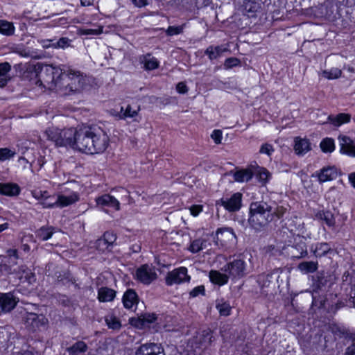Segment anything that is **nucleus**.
<instances>
[{
    "label": "nucleus",
    "instance_id": "47",
    "mask_svg": "<svg viewBox=\"0 0 355 355\" xmlns=\"http://www.w3.org/2000/svg\"><path fill=\"white\" fill-rule=\"evenodd\" d=\"M184 26H185V24H182L181 26H170L166 30V33L168 36L180 35L183 33Z\"/></svg>",
    "mask_w": 355,
    "mask_h": 355
},
{
    "label": "nucleus",
    "instance_id": "28",
    "mask_svg": "<svg viewBox=\"0 0 355 355\" xmlns=\"http://www.w3.org/2000/svg\"><path fill=\"white\" fill-rule=\"evenodd\" d=\"M116 297V291L107 287H101L98 291V299L101 302L112 301Z\"/></svg>",
    "mask_w": 355,
    "mask_h": 355
},
{
    "label": "nucleus",
    "instance_id": "29",
    "mask_svg": "<svg viewBox=\"0 0 355 355\" xmlns=\"http://www.w3.org/2000/svg\"><path fill=\"white\" fill-rule=\"evenodd\" d=\"M209 278L211 282L218 285H224L227 283L230 278L227 273H220L217 270H211L209 272Z\"/></svg>",
    "mask_w": 355,
    "mask_h": 355
},
{
    "label": "nucleus",
    "instance_id": "64",
    "mask_svg": "<svg viewBox=\"0 0 355 355\" xmlns=\"http://www.w3.org/2000/svg\"><path fill=\"white\" fill-rule=\"evenodd\" d=\"M345 355H355V343L347 348Z\"/></svg>",
    "mask_w": 355,
    "mask_h": 355
},
{
    "label": "nucleus",
    "instance_id": "33",
    "mask_svg": "<svg viewBox=\"0 0 355 355\" xmlns=\"http://www.w3.org/2000/svg\"><path fill=\"white\" fill-rule=\"evenodd\" d=\"M351 116L348 114L340 113L336 116L329 115L327 118L334 126H340L343 123L349 122Z\"/></svg>",
    "mask_w": 355,
    "mask_h": 355
},
{
    "label": "nucleus",
    "instance_id": "16",
    "mask_svg": "<svg viewBox=\"0 0 355 355\" xmlns=\"http://www.w3.org/2000/svg\"><path fill=\"white\" fill-rule=\"evenodd\" d=\"M54 90L63 95H69L73 93V89L71 88L70 78L68 77L67 73L62 69V73L57 79L56 89Z\"/></svg>",
    "mask_w": 355,
    "mask_h": 355
},
{
    "label": "nucleus",
    "instance_id": "48",
    "mask_svg": "<svg viewBox=\"0 0 355 355\" xmlns=\"http://www.w3.org/2000/svg\"><path fill=\"white\" fill-rule=\"evenodd\" d=\"M216 309L218 310L220 315L227 316L230 314L231 306L228 303H218L216 304Z\"/></svg>",
    "mask_w": 355,
    "mask_h": 355
},
{
    "label": "nucleus",
    "instance_id": "3",
    "mask_svg": "<svg viewBox=\"0 0 355 355\" xmlns=\"http://www.w3.org/2000/svg\"><path fill=\"white\" fill-rule=\"evenodd\" d=\"M61 73V68L53 65H45L41 68L38 73L36 85L50 90H54L56 89L57 79Z\"/></svg>",
    "mask_w": 355,
    "mask_h": 355
},
{
    "label": "nucleus",
    "instance_id": "20",
    "mask_svg": "<svg viewBox=\"0 0 355 355\" xmlns=\"http://www.w3.org/2000/svg\"><path fill=\"white\" fill-rule=\"evenodd\" d=\"M338 170L335 166H326L316 172L315 176L320 182H325L336 179L338 177Z\"/></svg>",
    "mask_w": 355,
    "mask_h": 355
},
{
    "label": "nucleus",
    "instance_id": "24",
    "mask_svg": "<svg viewBox=\"0 0 355 355\" xmlns=\"http://www.w3.org/2000/svg\"><path fill=\"white\" fill-rule=\"evenodd\" d=\"M89 349V347L84 341L78 340L68 347L66 351L69 355H85Z\"/></svg>",
    "mask_w": 355,
    "mask_h": 355
},
{
    "label": "nucleus",
    "instance_id": "25",
    "mask_svg": "<svg viewBox=\"0 0 355 355\" xmlns=\"http://www.w3.org/2000/svg\"><path fill=\"white\" fill-rule=\"evenodd\" d=\"M227 51L228 49L223 45H211L207 48L205 54L208 56L210 60H213L220 58L224 52Z\"/></svg>",
    "mask_w": 355,
    "mask_h": 355
},
{
    "label": "nucleus",
    "instance_id": "13",
    "mask_svg": "<svg viewBox=\"0 0 355 355\" xmlns=\"http://www.w3.org/2000/svg\"><path fill=\"white\" fill-rule=\"evenodd\" d=\"M216 243H220L221 245H227V243H234L236 241V236L231 227H220L216 230Z\"/></svg>",
    "mask_w": 355,
    "mask_h": 355
},
{
    "label": "nucleus",
    "instance_id": "37",
    "mask_svg": "<svg viewBox=\"0 0 355 355\" xmlns=\"http://www.w3.org/2000/svg\"><path fill=\"white\" fill-rule=\"evenodd\" d=\"M141 62L146 70H153L159 67L158 60L150 54L144 55Z\"/></svg>",
    "mask_w": 355,
    "mask_h": 355
},
{
    "label": "nucleus",
    "instance_id": "30",
    "mask_svg": "<svg viewBox=\"0 0 355 355\" xmlns=\"http://www.w3.org/2000/svg\"><path fill=\"white\" fill-rule=\"evenodd\" d=\"M259 8V4L255 1L245 0L243 4V12L248 17H254Z\"/></svg>",
    "mask_w": 355,
    "mask_h": 355
},
{
    "label": "nucleus",
    "instance_id": "49",
    "mask_svg": "<svg viewBox=\"0 0 355 355\" xmlns=\"http://www.w3.org/2000/svg\"><path fill=\"white\" fill-rule=\"evenodd\" d=\"M320 283H315L313 284V302H312V304L313 306H318L319 307H321L323 304H322V301H320L318 302V300L316 299V295L315 294L317 293V290L318 289H320L321 288V286H320Z\"/></svg>",
    "mask_w": 355,
    "mask_h": 355
},
{
    "label": "nucleus",
    "instance_id": "52",
    "mask_svg": "<svg viewBox=\"0 0 355 355\" xmlns=\"http://www.w3.org/2000/svg\"><path fill=\"white\" fill-rule=\"evenodd\" d=\"M240 64V60L236 58H229L225 60L224 67L225 69H231L233 67L238 66Z\"/></svg>",
    "mask_w": 355,
    "mask_h": 355
},
{
    "label": "nucleus",
    "instance_id": "57",
    "mask_svg": "<svg viewBox=\"0 0 355 355\" xmlns=\"http://www.w3.org/2000/svg\"><path fill=\"white\" fill-rule=\"evenodd\" d=\"M96 248L100 250H104L105 249L108 248L110 245L108 243L104 241V239L102 237L96 241Z\"/></svg>",
    "mask_w": 355,
    "mask_h": 355
},
{
    "label": "nucleus",
    "instance_id": "36",
    "mask_svg": "<svg viewBox=\"0 0 355 355\" xmlns=\"http://www.w3.org/2000/svg\"><path fill=\"white\" fill-rule=\"evenodd\" d=\"M55 232V229L52 226H43L36 232L35 234L39 239L46 241L52 236Z\"/></svg>",
    "mask_w": 355,
    "mask_h": 355
},
{
    "label": "nucleus",
    "instance_id": "22",
    "mask_svg": "<svg viewBox=\"0 0 355 355\" xmlns=\"http://www.w3.org/2000/svg\"><path fill=\"white\" fill-rule=\"evenodd\" d=\"M310 250L316 258H321L332 252V248L329 243L322 242L313 244L310 248Z\"/></svg>",
    "mask_w": 355,
    "mask_h": 355
},
{
    "label": "nucleus",
    "instance_id": "55",
    "mask_svg": "<svg viewBox=\"0 0 355 355\" xmlns=\"http://www.w3.org/2000/svg\"><path fill=\"white\" fill-rule=\"evenodd\" d=\"M273 151L274 149L272 146L269 144H263L259 150L260 153L266 154L268 155H270Z\"/></svg>",
    "mask_w": 355,
    "mask_h": 355
},
{
    "label": "nucleus",
    "instance_id": "17",
    "mask_svg": "<svg viewBox=\"0 0 355 355\" xmlns=\"http://www.w3.org/2000/svg\"><path fill=\"white\" fill-rule=\"evenodd\" d=\"M340 152L350 157H355V142L351 138L345 135H339Z\"/></svg>",
    "mask_w": 355,
    "mask_h": 355
},
{
    "label": "nucleus",
    "instance_id": "26",
    "mask_svg": "<svg viewBox=\"0 0 355 355\" xmlns=\"http://www.w3.org/2000/svg\"><path fill=\"white\" fill-rule=\"evenodd\" d=\"M294 150L297 155H304L311 150L309 141L297 137L295 139Z\"/></svg>",
    "mask_w": 355,
    "mask_h": 355
},
{
    "label": "nucleus",
    "instance_id": "12",
    "mask_svg": "<svg viewBox=\"0 0 355 355\" xmlns=\"http://www.w3.org/2000/svg\"><path fill=\"white\" fill-rule=\"evenodd\" d=\"M135 355H165L160 344L149 343L140 345L135 350Z\"/></svg>",
    "mask_w": 355,
    "mask_h": 355
},
{
    "label": "nucleus",
    "instance_id": "27",
    "mask_svg": "<svg viewBox=\"0 0 355 355\" xmlns=\"http://www.w3.org/2000/svg\"><path fill=\"white\" fill-rule=\"evenodd\" d=\"M138 296L133 289H128L123 296V303L126 309H131L137 304Z\"/></svg>",
    "mask_w": 355,
    "mask_h": 355
},
{
    "label": "nucleus",
    "instance_id": "59",
    "mask_svg": "<svg viewBox=\"0 0 355 355\" xmlns=\"http://www.w3.org/2000/svg\"><path fill=\"white\" fill-rule=\"evenodd\" d=\"M176 89L180 94H185L188 92V88L186 84L183 82L179 83L177 85Z\"/></svg>",
    "mask_w": 355,
    "mask_h": 355
},
{
    "label": "nucleus",
    "instance_id": "54",
    "mask_svg": "<svg viewBox=\"0 0 355 355\" xmlns=\"http://www.w3.org/2000/svg\"><path fill=\"white\" fill-rule=\"evenodd\" d=\"M211 137L216 144H220L223 138L222 131L214 130L211 135Z\"/></svg>",
    "mask_w": 355,
    "mask_h": 355
},
{
    "label": "nucleus",
    "instance_id": "43",
    "mask_svg": "<svg viewBox=\"0 0 355 355\" xmlns=\"http://www.w3.org/2000/svg\"><path fill=\"white\" fill-rule=\"evenodd\" d=\"M342 74V71L338 68H331L329 70H324L322 72L323 77L327 79L338 78Z\"/></svg>",
    "mask_w": 355,
    "mask_h": 355
},
{
    "label": "nucleus",
    "instance_id": "23",
    "mask_svg": "<svg viewBox=\"0 0 355 355\" xmlns=\"http://www.w3.org/2000/svg\"><path fill=\"white\" fill-rule=\"evenodd\" d=\"M21 191L19 186L16 183L7 182L0 183V194L9 196H17Z\"/></svg>",
    "mask_w": 355,
    "mask_h": 355
},
{
    "label": "nucleus",
    "instance_id": "44",
    "mask_svg": "<svg viewBox=\"0 0 355 355\" xmlns=\"http://www.w3.org/2000/svg\"><path fill=\"white\" fill-rule=\"evenodd\" d=\"M16 152L15 150H12L8 148H0V162H4L9 160L15 157Z\"/></svg>",
    "mask_w": 355,
    "mask_h": 355
},
{
    "label": "nucleus",
    "instance_id": "18",
    "mask_svg": "<svg viewBox=\"0 0 355 355\" xmlns=\"http://www.w3.org/2000/svg\"><path fill=\"white\" fill-rule=\"evenodd\" d=\"M67 73L68 77L70 78L71 88L73 89V92L83 89L85 84V78L83 74L80 71L73 69H69Z\"/></svg>",
    "mask_w": 355,
    "mask_h": 355
},
{
    "label": "nucleus",
    "instance_id": "50",
    "mask_svg": "<svg viewBox=\"0 0 355 355\" xmlns=\"http://www.w3.org/2000/svg\"><path fill=\"white\" fill-rule=\"evenodd\" d=\"M103 238L108 243V245L111 246L116 241V236L112 232H106L104 233Z\"/></svg>",
    "mask_w": 355,
    "mask_h": 355
},
{
    "label": "nucleus",
    "instance_id": "62",
    "mask_svg": "<svg viewBox=\"0 0 355 355\" xmlns=\"http://www.w3.org/2000/svg\"><path fill=\"white\" fill-rule=\"evenodd\" d=\"M191 214L193 216H198L202 211V207L199 205H193L190 208Z\"/></svg>",
    "mask_w": 355,
    "mask_h": 355
},
{
    "label": "nucleus",
    "instance_id": "31",
    "mask_svg": "<svg viewBox=\"0 0 355 355\" xmlns=\"http://www.w3.org/2000/svg\"><path fill=\"white\" fill-rule=\"evenodd\" d=\"M11 70V66L8 62H3L0 64V87H3L10 80L8 73Z\"/></svg>",
    "mask_w": 355,
    "mask_h": 355
},
{
    "label": "nucleus",
    "instance_id": "38",
    "mask_svg": "<svg viewBox=\"0 0 355 355\" xmlns=\"http://www.w3.org/2000/svg\"><path fill=\"white\" fill-rule=\"evenodd\" d=\"M252 172L249 169H244L237 171L234 175V178L235 181L239 182H248L252 178Z\"/></svg>",
    "mask_w": 355,
    "mask_h": 355
},
{
    "label": "nucleus",
    "instance_id": "40",
    "mask_svg": "<svg viewBox=\"0 0 355 355\" xmlns=\"http://www.w3.org/2000/svg\"><path fill=\"white\" fill-rule=\"evenodd\" d=\"M207 241L204 239H198L193 241L189 248L192 253H197L206 248Z\"/></svg>",
    "mask_w": 355,
    "mask_h": 355
},
{
    "label": "nucleus",
    "instance_id": "32",
    "mask_svg": "<svg viewBox=\"0 0 355 355\" xmlns=\"http://www.w3.org/2000/svg\"><path fill=\"white\" fill-rule=\"evenodd\" d=\"M15 27L12 22L5 19H0V34L10 37L15 34Z\"/></svg>",
    "mask_w": 355,
    "mask_h": 355
},
{
    "label": "nucleus",
    "instance_id": "10",
    "mask_svg": "<svg viewBox=\"0 0 355 355\" xmlns=\"http://www.w3.org/2000/svg\"><path fill=\"white\" fill-rule=\"evenodd\" d=\"M212 334V331L209 329H204L198 333L196 336L193 338L196 347L202 349H205L209 347L214 340Z\"/></svg>",
    "mask_w": 355,
    "mask_h": 355
},
{
    "label": "nucleus",
    "instance_id": "6",
    "mask_svg": "<svg viewBox=\"0 0 355 355\" xmlns=\"http://www.w3.org/2000/svg\"><path fill=\"white\" fill-rule=\"evenodd\" d=\"M136 278L144 284L148 285L157 278L155 268L144 264L138 268L135 272Z\"/></svg>",
    "mask_w": 355,
    "mask_h": 355
},
{
    "label": "nucleus",
    "instance_id": "58",
    "mask_svg": "<svg viewBox=\"0 0 355 355\" xmlns=\"http://www.w3.org/2000/svg\"><path fill=\"white\" fill-rule=\"evenodd\" d=\"M51 198H54V197H51L48 195L45 197V198L44 199V201L42 202V205L44 207L51 208L54 206H56V204L55 203V200L53 202L49 201V200Z\"/></svg>",
    "mask_w": 355,
    "mask_h": 355
},
{
    "label": "nucleus",
    "instance_id": "51",
    "mask_svg": "<svg viewBox=\"0 0 355 355\" xmlns=\"http://www.w3.org/2000/svg\"><path fill=\"white\" fill-rule=\"evenodd\" d=\"M205 292V286L202 285H200V286H198L195 287L194 288H193L190 291L189 295L191 297H196L199 296L200 295H204Z\"/></svg>",
    "mask_w": 355,
    "mask_h": 355
},
{
    "label": "nucleus",
    "instance_id": "1",
    "mask_svg": "<svg viewBox=\"0 0 355 355\" xmlns=\"http://www.w3.org/2000/svg\"><path fill=\"white\" fill-rule=\"evenodd\" d=\"M76 150L87 154L104 152L108 146L109 137L98 125H83L78 128Z\"/></svg>",
    "mask_w": 355,
    "mask_h": 355
},
{
    "label": "nucleus",
    "instance_id": "39",
    "mask_svg": "<svg viewBox=\"0 0 355 355\" xmlns=\"http://www.w3.org/2000/svg\"><path fill=\"white\" fill-rule=\"evenodd\" d=\"M317 217L325 222L329 226L333 227L335 225L334 214L329 211H321L317 214Z\"/></svg>",
    "mask_w": 355,
    "mask_h": 355
},
{
    "label": "nucleus",
    "instance_id": "2",
    "mask_svg": "<svg viewBox=\"0 0 355 355\" xmlns=\"http://www.w3.org/2000/svg\"><path fill=\"white\" fill-rule=\"evenodd\" d=\"M272 205L264 201L253 202L250 205L248 223L260 231L272 221Z\"/></svg>",
    "mask_w": 355,
    "mask_h": 355
},
{
    "label": "nucleus",
    "instance_id": "5",
    "mask_svg": "<svg viewBox=\"0 0 355 355\" xmlns=\"http://www.w3.org/2000/svg\"><path fill=\"white\" fill-rule=\"evenodd\" d=\"M26 327L32 331H40L45 329L49 323L48 319L42 314L26 313L24 316Z\"/></svg>",
    "mask_w": 355,
    "mask_h": 355
},
{
    "label": "nucleus",
    "instance_id": "42",
    "mask_svg": "<svg viewBox=\"0 0 355 355\" xmlns=\"http://www.w3.org/2000/svg\"><path fill=\"white\" fill-rule=\"evenodd\" d=\"M320 146L324 153H332L335 149L334 141L331 138H325L320 142Z\"/></svg>",
    "mask_w": 355,
    "mask_h": 355
},
{
    "label": "nucleus",
    "instance_id": "14",
    "mask_svg": "<svg viewBox=\"0 0 355 355\" xmlns=\"http://www.w3.org/2000/svg\"><path fill=\"white\" fill-rule=\"evenodd\" d=\"M281 272V268H276L268 273L261 274L258 276L257 282L261 287L275 286Z\"/></svg>",
    "mask_w": 355,
    "mask_h": 355
},
{
    "label": "nucleus",
    "instance_id": "9",
    "mask_svg": "<svg viewBox=\"0 0 355 355\" xmlns=\"http://www.w3.org/2000/svg\"><path fill=\"white\" fill-rule=\"evenodd\" d=\"M189 280L190 276L187 275V269L185 267H180L169 272L166 277V283L169 286L189 282Z\"/></svg>",
    "mask_w": 355,
    "mask_h": 355
},
{
    "label": "nucleus",
    "instance_id": "8",
    "mask_svg": "<svg viewBox=\"0 0 355 355\" xmlns=\"http://www.w3.org/2000/svg\"><path fill=\"white\" fill-rule=\"evenodd\" d=\"M242 193L239 192L234 193L230 198H221L218 202L229 212H236L239 211L242 205Z\"/></svg>",
    "mask_w": 355,
    "mask_h": 355
},
{
    "label": "nucleus",
    "instance_id": "53",
    "mask_svg": "<svg viewBox=\"0 0 355 355\" xmlns=\"http://www.w3.org/2000/svg\"><path fill=\"white\" fill-rule=\"evenodd\" d=\"M70 40L67 37H62L58 42L53 44V48L64 49L69 46Z\"/></svg>",
    "mask_w": 355,
    "mask_h": 355
},
{
    "label": "nucleus",
    "instance_id": "4",
    "mask_svg": "<svg viewBox=\"0 0 355 355\" xmlns=\"http://www.w3.org/2000/svg\"><path fill=\"white\" fill-rule=\"evenodd\" d=\"M223 270L228 274L230 279L237 280L247 275V263L239 257L225 265Z\"/></svg>",
    "mask_w": 355,
    "mask_h": 355
},
{
    "label": "nucleus",
    "instance_id": "35",
    "mask_svg": "<svg viewBox=\"0 0 355 355\" xmlns=\"http://www.w3.org/2000/svg\"><path fill=\"white\" fill-rule=\"evenodd\" d=\"M317 261H303L298 264L297 268L304 274L313 273L318 270Z\"/></svg>",
    "mask_w": 355,
    "mask_h": 355
},
{
    "label": "nucleus",
    "instance_id": "34",
    "mask_svg": "<svg viewBox=\"0 0 355 355\" xmlns=\"http://www.w3.org/2000/svg\"><path fill=\"white\" fill-rule=\"evenodd\" d=\"M61 130L56 127H50L45 131V135L49 140L53 141L56 146H59V144H62L60 140Z\"/></svg>",
    "mask_w": 355,
    "mask_h": 355
},
{
    "label": "nucleus",
    "instance_id": "11",
    "mask_svg": "<svg viewBox=\"0 0 355 355\" xmlns=\"http://www.w3.org/2000/svg\"><path fill=\"white\" fill-rule=\"evenodd\" d=\"M19 299L12 293H0V314L10 312L17 304Z\"/></svg>",
    "mask_w": 355,
    "mask_h": 355
},
{
    "label": "nucleus",
    "instance_id": "19",
    "mask_svg": "<svg viewBox=\"0 0 355 355\" xmlns=\"http://www.w3.org/2000/svg\"><path fill=\"white\" fill-rule=\"evenodd\" d=\"M80 199L79 193L73 191L69 194H60L55 199L56 207H64L78 202Z\"/></svg>",
    "mask_w": 355,
    "mask_h": 355
},
{
    "label": "nucleus",
    "instance_id": "61",
    "mask_svg": "<svg viewBox=\"0 0 355 355\" xmlns=\"http://www.w3.org/2000/svg\"><path fill=\"white\" fill-rule=\"evenodd\" d=\"M157 320V315L155 313H149L144 315V320L148 323H153Z\"/></svg>",
    "mask_w": 355,
    "mask_h": 355
},
{
    "label": "nucleus",
    "instance_id": "56",
    "mask_svg": "<svg viewBox=\"0 0 355 355\" xmlns=\"http://www.w3.org/2000/svg\"><path fill=\"white\" fill-rule=\"evenodd\" d=\"M7 255L12 259L13 264L17 263V260L19 259L18 251L17 249H9L6 251Z\"/></svg>",
    "mask_w": 355,
    "mask_h": 355
},
{
    "label": "nucleus",
    "instance_id": "7",
    "mask_svg": "<svg viewBox=\"0 0 355 355\" xmlns=\"http://www.w3.org/2000/svg\"><path fill=\"white\" fill-rule=\"evenodd\" d=\"M288 250L293 258L301 259L305 257L308 254L305 238L304 236L297 235L294 238L293 245L288 246Z\"/></svg>",
    "mask_w": 355,
    "mask_h": 355
},
{
    "label": "nucleus",
    "instance_id": "41",
    "mask_svg": "<svg viewBox=\"0 0 355 355\" xmlns=\"http://www.w3.org/2000/svg\"><path fill=\"white\" fill-rule=\"evenodd\" d=\"M138 114L137 110H132L131 106L128 105L126 108L121 107L120 112L118 114L119 119H125L127 118H133Z\"/></svg>",
    "mask_w": 355,
    "mask_h": 355
},
{
    "label": "nucleus",
    "instance_id": "63",
    "mask_svg": "<svg viewBox=\"0 0 355 355\" xmlns=\"http://www.w3.org/2000/svg\"><path fill=\"white\" fill-rule=\"evenodd\" d=\"M47 194V191H35L33 192V196L37 199H44Z\"/></svg>",
    "mask_w": 355,
    "mask_h": 355
},
{
    "label": "nucleus",
    "instance_id": "46",
    "mask_svg": "<svg viewBox=\"0 0 355 355\" xmlns=\"http://www.w3.org/2000/svg\"><path fill=\"white\" fill-rule=\"evenodd\" d=\"M286 209L283 206H272V221L273 220L281 218L286 213Z\"/></svg>",
    "mask_w": 355,
    "mask_h": 355
},
{
    "label": "nucleus",
    "instance_id": "21",
    "mask_svg": "<svg viewBox=\"0 0 355 355\" xmlns=\"http://www.w3.org/2000/svg\"><path fill=\"white\" fill-rule=\"evenodd\" d=\"M96 202L98 206L108 207L116 211L120 209V202L119 200L109 194H105L98 197L96 199Z\"/></svg>",
    "mask_w": 355,
    "mask_h": 355
},
{
    "label": "nucleus",
    "instance_id": "45",
    "mask_svg": "<svg viewBox=\"0 0 355 355\" xmlns=\"http://www.w3.org/2000/svg\"><path fill=\"white\" fill-rule=\"evenodd\" d=\"M105 321L110 329H119L121 327L119 320L113 315H107L105 318Z\"/></svg>",
    "mask_w": 355,
    "mask_h": 355
},
{
    "label": "nucleus",
    "instance_id": "60",
    "mask_svg": "<svg viewBox=\"0 0 355 355\" xmlns=\"http://www.w3.org/2000/svg\"><path fill=\"white\" fill-rule=\"evenodd\" d=\"M102 33V28L98 29L87 28L83 31V33L85 35H96Z\"/></svg>",
    "mask_w": 355,
    "mask_h": 355
},
{
    "label": "nucleus",
    "instance_id": "15",
    "mask_svg": "<svg viewBox=\"0 0 355 355\" xmlns=\"http://www.w3.org/2000/svg\"><path fill=\"white\" fill-rule=\"evenodd\" d=\"M78 128H67L61 130L60 140L62 144H59V146H69L76 149V135Z\"/></svg>",
    "mask_w": 355,
    "mask_h": 355
}]
</instances>
